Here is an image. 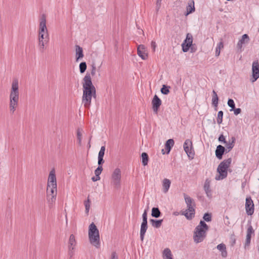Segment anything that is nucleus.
<instances>
[{
    "instance_id": "nucleus-20",
    "label": "nucleus",
    "mask_w": 259,
    "mask_h": 259,
    "mask_svg": "<svg viewBox=\"0 0 259 259\" xmlns=\"http://www.w3.org/2000/svg\"><path fill=\"white\" fill-rule=\"evenodd\" d=\"M194 1L193 0L189 1L188 6H187V12L185 14L186 16L192 13L195 11Z\"/></svg>"
},
{
    "instance_id": "nucleus-58",
    "label": "nucleus",
    "mask_w": 259,
    "mask_h": 259,
    "mask_svg": "<svg viewBox=\"0 0 259 259\" xmlns=\"http://www.w3.org/2000/svg\"><path fill=\"white\" fill-rule=\"evenodd\" d=\"M224 47V45H223V41H220L218 44V46L217 47V48H219V49H221L222 48H223Z\"/></svg>"
},
{
    "instance_id": "nucleus-57",
    "label": "nucleus",
    "mask_w": 259,
    "mask_h": 259,
    "mask_svg": "<svg viewBox=\"0 0 259 259\" xmlns=\"http://www.w3.org/2000/svg\"><path fill=\"white\" fill-rule=\"evenodd\" d=\"M220 50L221 49H219V48H216L215 49V56L218 57L220 55Z\"/></svg>"
},
{
    "instance_id": "nucleus-8",
    "label": "nucleus",
    "mask_w": 259,
    "mask_h": 259,
    "mask_svg": "<svg viewBox=\"0 0 259 259\" xmlns=\"http://www.w3.org/2000/svg\"><path fill=\"white\" fill-rule=\"evenodd\" d=\"M57 195V186H51L50 188H49L47 186V197L48 202L50 203H53L55 200Z\"/></svg>"
},
{
    "instance_id": "nucleus-30",
    "label": "nucleus",
    "mask_w": 259,
    "mask_h": 259,
    "mask_svg": "<svg viewBox=\"0 0 259 259\" xmlns=\"http://www.w3.org/2000/svg\"><path fill=\"white\" fill-rule=\"evenodd\" d=\"M142 162L144 166H146L148 164L149 161V156L147 153L143 152L141 155Z\"/></svg>"
},
{
    "instance_id": "nucleus-51",
    "label": "nucleus",
    "mask_w": 259,
    "mask_h": 259,
    "mask_svg": "<svg viewBox=\"0 0 259 259\" xmlns=\"http://www.w3.org/2000/svg\"><path fill=\"white\" fill-rule=\"evenodd\" d=\"M118 255L116 252L114 251L112 252L111 255V258L110 259H118Z\"/></svg>"
},
{
    "instance_id": "nucleus-47",
    "label": "nucleus",
    "mask_w": 259,
    "mask_h": 259,
    "mask_svg": "<svg viewBox=\"0 0 259 259\" xmlns=\"http://www.w3.org/2000/svg\"><path fill=\"white\" fill-rule=\"evenodd\" d=\"M98 166H102V164L104 163V160L103 159V157H98Z\"/></svg>"
},
{
    "instance_id": "nucleus-43",
    "label": "nucleus",
    "mask_w": 259,
    "mask_h": 259,
    "mask_svg": "<svg viewBox=\"0 0 259 259\" xmlns=\"http://www.w3.org/2000/svg\"><path fill=\"white\" fill-rule=\"evenodd\" d=\"M103 170L102 166H98L96 169L95 170V174L96 176H100Z\"/></svg>"
},
{
    "instance_id": "nucleus-60",
    "label": "nucleus",
    "mask_w": 259,
    "mask_h": 259,
    "mask_svg": "<svg viewBox=\"0 0 259 259\" xmlns=\"http://www.w3.org/2000/svg\"><path fill=\"white\" fill-rule=\"evenodd\" d=\"M251 235L248 234H246V239H251Z\"/></svg>"
},
{
    "instance_id": "nucleus-36",
    "label": "nucleus",
    "mask_w": 259,
    "mask_h": 259,
    "mask_svg": "<svg viewBox=\"0 0 259 259\" xmlns=\"http://www.w3.org/2000/svg\"><path fill=\"white\" fill-rule=\"evenodd\" d=\"M192 46V45H191L189 43H185V42H184L182 44L183 51L184 52H188Z\"/></svg>"
},
{
    "instance_id": "nucleus-37",
    "label": "nucleus",
    "mask_w": 259,
    "mask_h": 259,
    "mask_svg": "<svg viewBox=\"0 0 259 259\" xmlns=\"http://www.w3.org/2000/svg\"><path fill=\"white\" fill-rule=\"evenodd\" d=\"M249 40V37L247 34H244L242 36V38L240 41V44L247 43Z\"/></svg>"
},
{
    "instance_id": "nucleus-46",
    "label": "nucleus",
    "mask_w": 259,
    "mask_h": 259,
    "mask_svg": "<svg viewBox=\"0 0 259 259\" xmlns=\"http://www.w3.org/2000/svg\"><path fill=\"white\" fill-rule=\"evenodd\" d=\"M96 66L94 63H93L92 64V70H91V75L92 76H94L96 74Z\"/></svg>"
},
{
    "instance_id": "nucleus-54",
    "label": "nucleus",
    "mask_w": 259,
    "mask_h": 259,
    "mask_svg": "<svg viewBox=\"0 0 259 259\" xmlns=\"http://www.w3.org/2000/svg\"><path fill=\"white\" fill-rule=\"evenodd\" d=\"M100 180V176H96L95 175V177H93L92 178V180L93 181V182H96V181H97L98 180Z\"/></svg>"
},
{
    "instance_id": "nucleus-39",
    "label": "nucleus",
    "mask_w": 259,
    "mask_h": 259,
    "mask_svg": "<svg viewBox=\"0 0 259 259\" xmlns=\"http://www.w3.org/2000/svg\"><path fill=\"white\" fill-rule=\"evenodd\" d=\"M184 42H185V43H189L191 45H192V42H193L192 35L190 33H188L187 34L186 38L185 39Z\"/></svg>"
},
{
    "instance_id": "nucleus-9",
    "label": "nucleus",
    "mask_w": 259,
    "mask_h": 259,
    "mask_svg": "<svg viewBox=\"0 0 259 259\" xmlns=\"http://www.w3.org/2000/svg\"><path fill=\"white\" fill-rule=\"evenodd\" d=\"M184 149L185 152L187 153L188 156L191 159L194 158L195 153L193 150L192 142L190 139H187L185 140L184 144Z\"/></svg>"
},
{
    "instance_id": "nucleus-26",
    "label": "nucleus",
    "mask_w": 259,
    "mask_h": 259,
    "mask_svg": "<svg viewBox=\"0 0 259 259\" xmlns=\"http://www.w3.org/2000/svg\"><path fill=\"white\" fill-rule=\"evenodd\" d=\"M170 181L167 179H164L163 181L162 186L163 188V191L164 193H166L169 189L170 186Z\"/></svg>"
},
{
    "instance_id": "nucleus-33",
    "label": "nucleus",
    "mask_w": 259,
    "mask_h": 259,
    "mask_svg": "<svg viewBox=\"0 0 259 259\" xmlns=\"http://www.w3.org/2000/svg\"><path fill=\"white\" fill-rule=\"evenodd\" d=\"M203 219L204 221L209 222L212 220V214L209 212H206L203 216Z\"/></svg>"
},
{
    "instance_id": "nucleus-11",
    "label": "nucleus",
    "mask_w": 259,
    "mask_h": 259,
    "mask_svg": "<svg viewBox=\"0 0 259 259\" xmlns=\"http://www.w3.org/2000/svg\"><path fill=\"white\" fill-rule=\"evenodd\" d=\"M259 78V63L258 61L255 60L252 64V82L255 81Z\"/></svg>"
},
{
    "instance_id": "nucleus-4",
    "label": "nucleus",
    "mask_w": 259,
    "mask_h": 259,
    "mask_svg": "<svg viewBox=\"0 0 259 259\" xmlns=\"http://www.w3.org/2000/svg\"><path fill=\"white\" fill-rule=\"evenodd\" d=\"M184 197L187 209L182 212V214L184 215L187 220H191L195 217L196 204L194 199L185 193H184Z\"/></svg>"
},
{
    "instance_id": "nucleus-7",
    "label": "nucleus",
    "mask_w": 259,
    "mask_h": 259,
    "mask_svg": "<svg viewBox=\"0 0 259 259\" xmlns=\"http://www.w3.org/2000/svg\"><path fill=\"white\" fill-rule=\"evenodd\" d=\"M147 210H145L142 214V222L140 229V239L142 241H143L145 233L148 228L147 222Z\"/></svg>"
},
{
    "instance_id": "nucleus-22",
    "label": "nucleus",
    "mask_w": 259,
    "mask_h": 259,
    "mask_svg": "<svg viewBox=\"0 0 259 259\" xmlns=\"http://www.w3.org/2000/svg\"><path fill=\"white\" fill-rule=\"evenodd\" d=\"M174 140L172 139H168L166 141L165 144V148L166 150V154H168L169 153L171 148L174 145Z\"/></svg>"
},
{
    "instance_id": "nucleus-56",
    "label": "nucleus",
    "mask_w": 259,
    "mask_h": 259,
    "mask_svg": "<svg viewBox=\"0 0 259 259\" xmlns=\"http://www.w3.org/2000/svg\"><path fill=\"white\" fill-rule=\"evenodd\" d=\"M47 41H42L41 42H39V46L40 48H41L42 49H44V46H45V43Z\"/></svg>"
},
{
    "instance_id": "nucleus-50",
    "label": "nucleus",
    "mask_w": 259,
    "mask_h": 259,
    "mask_svg": "<svg viewBox=\"0 0 259 259\" xmlns=\"http://www.w3.org/2000/svg\"><path fill=\"white\" fill-rule=\"evenodd\" d=\"M231 245L233 246L236 243V238L234 235L231 236Z\"/></svg>"
},
{
    "instance_id": "nucleus-25",
    "label": "nucleus",
    "mask_w": 259,
    "mask_h": 259,
    "mask_svg": "<svg viewBox=\"0 0 259 259\" xmlns=\"http://www.w3.org/2000/svg\"><path fill=\"white\" fill-rule=\"evenodd\" d=\"M163 222V220H154V219H150V222L151 224V225L156 228H159L161 227L162 223Z\"/></svg>"
},
{
    "instance_id": "nucleus-55",
    "label": "nucleus",
    "mask_w": 259,
    "mask_h": 259,
    "mask_svg": "<svg viewBox=\"0 0 259 259\" xmlns=\"http://www.w3.org/2000/svg\"><path fill=\"white\" fill-rule=\"evenodd\" d=\"M73 249H74V248H71V249H69L68 254L70 255V257H71L73 255Z\"/></svg>"
},
{
    "instance_id": "nucleus-52",
    "label": "nucleus",
    "mask_w": 259,
    "mask_h": 259,
    "mask_svg": "<svg viewBox=\"0 0 259 259\" xmlns=\"http://www.w3.org/2000/svg\"><path fill=\"white\" fill-rule=\"evenodd\" d=\"M151 48H152L153 51L154 52L155 51V48L156 47V44L155 41H152L151 44Z\"/></svg>"
},
{
    "instance_id": "nucleus-16",
    "label": "nucleus",
    "mask_w": 259,
    "mask_h": 259,
    "mask_svg": "<svg viewBox=\"0 0 259 259\" xmlns=\"http://www.w3.org/2000/svg\"><path fill=\"white\" fill-rule=\"evenodd\" d=\"M228 152L226 148L222 145H219L217 147L215 153L216 157L221 160L223 158V155Z\"/></svg>"
},
{
    "instance_id": "nucleus-28",
    "label": "nucleus",
    "mask_w": 259,
    "mask_h": 259,
    "mask_svg": "<svg viewBox=\"0 0 259 259\" xmlns=\"http://www.w3.org/2000/svg\"><path fill=\"white\" fill-rule=\"evenodd\" d=\"M68 244H69V245H68L69 249H71V248H74V246H75L76 240L75 239V236H74L73 234H71L70 236Z\"/></svg>"
},
{
    "instance_id": "nucleus-24",
    "label": "nucleus",
    "mask_w": 259,
    "mask_h": 259,
    "mask_svg": "<svg viewBox=\"0 0 259 259\" xmlns=\"http://www.w3.org/2000/svg\"><path fill=\"white\" fill-rule=\"evenodd\" d=\"M231 162H232L231 158H229L227 159L224 160L219 164V169H220L221 167H225L228 169V168L230 166Z\"/></svg>"
},
{
    "instance_id": "nucleus-63",
    "label": "nucleus",
    "mask_w": 259,
    "mask_h": 259,
    "mask_svg": "<svg viewBox=\"0 0 259 259\" xmlns=\"http://www.w3.org/2000/svg\"><path fill=\"white\" fill-rule=\"evenodd\" d=\"M191 51H192V52H194V51H193V50H194V49H193V48H192V47H191Z\"/></svg>"
},
{
    "instance_id": "nucleus-27",
    "label": "nucleus",
    "mask_w": 259,
    "mask_h": 259,
    "mask_svg": "<svg viewBox=\"0 0 259 259\" xmlns=\"http://www.w3.org/2000/svg\"><path fill=\"white\" fill-rule=\"evenodd\" d=\"M161 215V212H160L158 207H153L152 208L151 211V215L152 217L158 218L160 217Z\"/></svg>"
},
{
    "instance_id": "nucleus-59",
    "label": "nucleus",
    "mask_w": 259,
    "mask_h": 259,
    "mask_svg": "<svg viewBox=\"0 0 259 259\" xmlns=\"http://www.w3.org/2000/svg\"><path fill=\"white\" fill-rule=\"evenodd\" d=\"M242 44H240V41H238V44H237V48L239 49H241L242 48Z\"/></svg>"
},
{
    "instance_id": "nucleus-14",
    "label": "nucleus",
    "mask_w": 259,
    "mask_h": 259,
    "mask_svg": "<svg viewBox=\"0 0 259 259\" xmlns=\"http://www.w3.org/2000/svg\"><path fill=\"white\" fill-rule=\"evenodd\" d=\"M47 186H48L49 188H50L51 186H57L56 177L54 169H52L50 172Z\"/></svg>"
},
{
    "instance_id": "nucleus-61",
    "label": "nucleus",
    "mask_w": 259,
    "mask_h": 259,
    "mask_svg": "<svg viewBox=\"0 0 259 259\" xmlns=\"http://www.w3.org/2000/svg\"><path fill=\"white\" fill-rule=\"evenodd\" d=\"M198 198L200 200H203V196H198Z\"/></svg>"
},
{
    "instance_id": "nucleus-21",
    "label": "nucleus",
    "mask_w": 259,
    "mask_h": 259,
    "mask_svg": "<svg viewBox=\"0 0 259 259\" xmlns=\"http://www.w3.org/2000/svg\"><path fill=\"white\" fill-rule=\"evenodd\" d=\"M76 51V61H78L79 59L83 57V50L81 47L78 45L75 46Z\"/></svg>"
},
{
    "instance_id": "nucleus-34",
    "label": "nucleus",
    "mask_w": 259,
    "mask_h": 259,
    "mask_svg": "<svg viewBox=\"0 0 259 259\" xmlns=\"http://www.w3.org/2000/svg\"><path fill=\"white\" fill-rule=\"evenodd\" d=\"M224 112L223 111H219L217 118V123L220 124L222 123Z\"/></svg>"
},
{
    "instance_id": "nucleus-12",
    "label": "nucleus",
    "mask_w": 259,
    "mask_h": 259,
    "mask_svg": "<svg viewBox=\"0 0 259 259\" xmlns=\"http://www.w3.org/2000/svg\"><path fill=\"white\" fill-rule=\"evenodd\" d=\"M245 209L247 215H251L254 212V205L250 196L246 198Z\"/></svg>"
},
{
    "instance_id": "nucleus-62",
    "label": "nucleus",
    "mask_w": 259,
    "mask_h": 259,
    "mask_svg": "<svg viewBox=\"0 0 259 259\" xmlns=\"http://www.w3.org/2000/svg\"><path fill=\"white\" fill-rule=\"evenodd\" d=\"M161 152L163 154H164L166 153V152L164 151V149H162L161 150Z\"/></svg>"
},
{
    "instance_id": "nucleus-53",
    "label": "nucleus",
    "mask_w": 259,
    "mask_h": 259,
    "mask_svg": "<svg viewBox=\"0 0 259 259\" xmlns=\"http://www.w3.org/2000/svg\"><path fill=\"white\" fill-rule=\"evenodd\" d=\"M161 1H162V0H157V2H156L157 11H158V10L159 9L160 7Z\"/></svg>"
},
{
    "instance_id": "nucleus-35",
    "label": "nucleus",
    "mask_w": 259,
    "mask_h": 259,
    "mask_svg": "<svg viewBox=\"0 0 259 259\" xmlns=\"http://www.w3.org/2000/svg\"><path fill=\"white\" fill-rule=\"evenodd\" d=\"M169 88L170 87L169 86L163 85L160 90L161 93L165 95H167L169 93Z\"/></svg>"
},
{
    "instance_id": "nucleus-42",
    "label": "nucleus",
    "mask_w": 259,
    "mask_h": 259,
    "mask_svg": "<svg viewBox=\"0 0 259 259\" xmlns=\"http://www.w3.org/2000/svg\"><path fill=\"white\" fill-rule=\"evenodd\" d=\"M105 151V146H103L101 147L100 150L98 154V157H104Z\"/></svg>"
},
{
    "instance_id": "nucleus-18",
    "label": "nucleus",
    "mask_w": 259,
    "mask_h": 259,
    "mask_svg": "<svg viewBox=\"0 0 259 259\" xmlns=\"http://www.w3.org/2000/svg\"><path fill=\"white\" fill-rule=\"evenodd\" d=\"M210 181L209 179H207L204 183V190L207 196L209 198L212 197L211 190L210 188Z\"/></svg>"
},
{
    "instance_id": "nucleus-6",
    "label": "nucleus",
    "mask_w": 259,
    "mask_h": 259,
    "mask_svg": "<svg viewBox=\"0 0 259 259\" xmlns=\"http://www.w3.org/2000/svg\"><path fill=\"white\" fill-rule=\"evenodd\" d=\"M38 40L39 42L49 40V34L46 26V18L45 14H42L40 19Z\"/></svg>"
},
{
    "instance_id": "nucleus-38",
    "label": "nucleus",
    "mask_w": 259,
    "mask_h": 259,
    "mask_svg": "<svg viewBox=\"0 0 259 259\" xmlns=\"http://www.w3.org/2000/svg\"><path fill=\"white\" fill-rule=\"evenodd\" d=\"M79 71L81 73H83L87 69V64L85 62H82L79 64Z\"/></svg>"
},
{
    "instance_id": "nucleus-1",
    "label": "nucleus",
    "mask_w": 259,
    "mask_h": 259,
    "mask_svg": "<svg viewBox=\"0 0 259 259\" xmlns=\"http://www.w3.org/2000/svg\"><path fill=\"white\" fill-rule=\"evenodd\" d=\"M83 95L82 103L85 108L89 109L91 104L92 98H96V90L93 85L91 75L87 73L83 79Z\"/></svg>"
},
{
    "instance_id": "nucleus-23",
    "label": "nucleus",
    "mask_w": 259,
    "mask_h": 259,
    "mask_svg": "<svg viewBox=\"0 0 259 259\" xmlns=\"http://www.w3.org/2000/svg\"><path fill=\"white\" fill-rule=\"evenodd\" d=\"M219 103V97L217 94V92L214 91H212V104L214 107V109L215 111L217 110V107Z\"/></svg>"
},
{
    "instance_id": "nucleus-17",
    "label": "nucleus",
    "mask_w": 259,
    "mask_h": 259,
    "mask_svg": "<svg viewBox=\"0 0 259 259\" xmlns=\"http://www.w3.org/2000/svg\"><path fill=\"white\" fill-rule=\"evenodd\" d=\"M146 52V48L144 45H140L138 46L137 53L143 60H146L148 58V54Z\"/></svg>"
},
{
    "instance_id": "nucleus-41",
    "label": "nucleus",
    "mask_w": 259,
    "mask_h": 259,
    "mask_svg": "<svg viewBox=\"0 0 259 259\" xmlns=\"http://www.w3.org/2000/svg\"><path fill=\"white\" fill-rule=\"evenodd\" d=\"M81 136L82 134L80 132L79 129H78L77 131V138L78 140V143L79 145H81Z\"/></svg>"
},
{
    "instance_id": "nucleus-45",
    "label": "nucleus",
    "mask_w": 259,
    "mask_h": 259,
    "mask_svg": "<svg viewBox=\"0 0 259 259\" xmlns=\"http://www.w3.org/2000/svg\"><path fill=\"white\" fill-rule=\"evenodd\" d=\"M254 230H253L251 225H250L247 229V234L252 235V234H254Z\"/></svg>"
},
{
    "instance_id": "nucleus-49",
    "label": "nucleus",
    "mask_w": 259,
    "mask_h": 259,
    "mask_svg": "<svg viewBox=\"0 0 259 259\" xmlns=\"http://www.w3.org/2000/svg\"><path fill=\"white\" fill-rule=\"evenodd\" d=\"M251 239H246L245 243L244 244V248L246 249L248 248L250 244Z\"/></svg>"
},
{
    "instance_id": "nucleus-15",
    "label": "nucleus",
    "mask_w": 259,
    "mask_h": 259,
    "mask_svg": "<svg viewBox=\"0 0 259 259\" xmlns=\"http://www.w3.org/2000/svg\"><path fill=\"white\" fill-rule=\"evenodd\" d=\"M217 172L219 174V175L216 176L215 179L216 180H221L226 178L228 175V169L225 167H221L219 169V165L217 168Z\"/></svg>"
},
{
    "instance_id": "nucleus-3",
    "label": "nucleus",
    "mask_w": 259,
    "mask_h": 259,
    "mask_svg": "<svg viewBox=\"0 0 259 259\" xmlns=\"http://www.w3.org/2000/svg\"><path fill=\"white\" fill-rule=\"evenodd\" d=\"M209 227L204 221L201 220L199 224L197 226L194 232V241L198 243L202 242L206 237V232Z\"/></svg>"
},
{
    "instance_id": "nucleus-10",
    "label": "nucleus",
    "mask_w": 259,
    "mask_h": 259,
    "mask_svg": "<svg viewBox=\"0 0 259 259\" xmlns=\"http://www.w3.org/2000/svg\"><path fill=\"white\" fill-rule=\"evenodd\" d=\"M111 179L113 184L116 188H118L120 185L121 170L119 168H116L113 172Z\"/></svg>"
},
{
    "instance_id": "nucleus-64",
    "label": "nucleus",
    "mask_w": 259,
    "mask_h": 259,
    "mask_svg": "<svg viewBox=\"0 0 259 259\" xmlns=\"http://www.w3.org/2000/svg\"><path fill=\"white\" fill-rule=\"evenodd\" d=\"M258 253H259V246H258Z\"/></svg>"
},
{
    "instance_id": "nucleus-19",
    "label": "nucleus",
    "mask_w": 259,
    "mask_h": 259,
    "mask_svg": "<svg viewBox=\"0 0 259 259\" xmlns=\"http://www.w3.org/2000/svg\"><path fill=\"white\" fill-rule=\"evenodd\" d=\"M217 248L221 252V255L223 257H226L228 255L226 250V246L224 243H221L217 245Z\"/></svg>"
},
{
    "instance_id": "nucleus-5",
    "label": "nucleus",
    "mask_w": 259,
    "mask_h": 259,
    "mask_svg": "<svg viewBox=\"0 0 259 259\" xmlns=\"http://www.w3.org/2000/svg\"><path fill=\"white\" fill-rule=\"evenodd\" d=\"M89 238L90 243L96 248L100 246L99 231L94 223H92L89 227Z\"/></svg>"
},
{
    "instance_id": "nucleus-48",
    "label": "nucleus",
    "mask_w": 259,
    "mask_h": 259,
    "mask_svg": "<svg viewBox=\"0 0 259 259\" xmlns=\"http://www.w3.org/2000/svg\"><path fill=\"white\" fill-rule=\"evenodd\" d=\"M235 115H237L241 112V109L239 108H236L235 107L233 110Z\"/></svg>"
},
{
    "instance_id": "nucleus-29",
    "label": "nucleus",
    "mask_w": 259,
    "mask_h": 259,
    "mask_svg": "<svg viewBox=\"0 0 259 259\" xmlns=\"http://www.w3.org/2000/svg\"><path fill=\"white\" fill-rule=\"evenodd\" d=\"M163 258L165 259H173L170 250L166 248L164 249L163 253Z\"/></svg>"
},
{
    "instance_id": "nucleus-2",
    "label": "nucleus",
    "mask_w": 259,
    "mask_h": 259,
    "mask_svg": "<svg viewBox=\"0 0 259 259\" xmlns=\"http://www.w3.org/2000/svg\"><path fill=\"white\" fill-rule=\"evenodd\" d=\"M19 101V82L17 79L13 80L10 95V111L14 113L18 106Z\"/></svg>"
},
{
    "instance_id": "nucleus-40",
    "label": "nucleus",
    "mask_w": 259,
    "mask_h": 259,
    "mask_svg": "<svg viewBox=\"0 0 259 259\" xmlns=\"http://www.w3.org/2000/svg\"><path fill=\"white\" fill-rule=\"evenodd\" d=\"M228 105L231 108L230 111H233L234 108L235 107V104L234 100L232 99H229L228 100Z\"/></svg>"
},
{
    "instance_id": "nucleus-32",
    "label": "nucleus",
    "mask_w": 259,
    "mask_h": 259,
    "mask_svg": "<svg viewBox=\"0 0 259 259\" xmlns=\"http://www.w3.org/2000/svg\"><path fill=\"white\" fill-rule=\"evenodd\" d=\"M232 141L231 142H229V143H227L226 144L227 147L228 149V151L229 152L234 146V143L235 141V138L234 137H232L231 138Z\"/></svg>"
},
{
    "instance_id": "nucleus-13",
    "label": "nucleus",
    "mask_w": 259,
    "mask_h": 259,
    "mask_svg": "<svg viewBox=\"0 0 259 259\" xmlns=\"http://www.w3.org/2000/svg\"><path fill=\"white\" fill-rule=\"evenodd\" d=\"M161 103L160 99L156 95H155L152 100V105L153 110L155 114H157Z\"/></svg>"
},
{
    "instance_id": "nucleus-31",
    "label": "nucleus",
    "mask_w": 259,
    "mask_h": 259,
    "mask_svg": "<svg viewBox=\"0 0 259 259\" xmlns=\"http://www.w3.org/2000/svg\"><path fill=\"white\" fill-rule=\"evenodd\" d=\"M90 203H91V201H90V199H89V196L88 199L87 200H85L84 202V204L85 208V213L87 214H89V210L90 208Z\"/></svg>"
},
{
    "instance_id": "nucleus-44",
    "label": "nucleus",
    "mask_w": 259,
    "mask_h": 259,
    "mask_svg": "<svg viewBox=\"0 0 259 259\" xmlns=\"http://www.w3.org/2000/svg\"><path fill=\"white\" fill-rule=\"evenodd\" d=\"M218 140L220 142L223 143L224 144H227V142L226 140V139L223 134L220 135Z\"/></svg>"
}]
</instances>
